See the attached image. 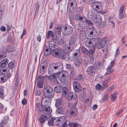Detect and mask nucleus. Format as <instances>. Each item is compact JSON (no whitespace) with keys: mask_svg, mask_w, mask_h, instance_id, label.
Segmentation results:
<instances>
[{"mask_svg":"<svg viewBox=\"0 0 127 127\" xmlns=\"http://www.w3.org/2000/svg\"><path fill=\"white\" fill-rule=\"evenodd\" d=\"M39 7V5L38 2H36L34 6V10L36 12L38 11V9Z\"/></svg>","mask_w":127,"mask_h":127,"instance_id":"obj_48","label":"nucleus"},{"mask_svg":"<svg viewBox=\"0 0 127 127\" xmlns=\"http://www.w3.org/2000/svg\"><path fill=\"white\" fill-rule=\"evenodd\" d=\"M83 21L86 22L88 25L89 26H92L93 24L90 20L87 19V18L85 17L83 18Z\"/></svg>","mask_w":127,"mask_h":127,"instance_id":"obj_34","label":"nucleus"},{"mask_svg":"<svg viewBox=\"0 0 127 127\" xmlns=\"http://www.w3.org/2000/svg\"><path fill=\"white\" fill-rule=\"evenodd\" d=\"M60 121L63 123L64 121H65V116H61L59 119Z\"/></svg>","mask_w":127,"mask_h":127,"instance_id":"obj_57","label":"nucleus"},{"mask_svg":"<svg viewBox=\"0 0 127 127\" xmlns=\"http://www.w3.org/2000/svg\"><path fill=\"white\" fill-rule=\"evenodd\" d=\"M70 4H68L67 7V10L69 12H72L74 11L75 9L76 6L74 5H70Z\"/></svg>","mask_w":127,"mask_h":127,"instance_id":"obj_30","label":"nucleus"},{"mask_svg":"<svg viewBox=\"0 0 127 127\" xmlns=\"http://www.w3.org/2000/svg\"><path fill=\"white\" fill-rule=\"evenodd\" d=\"M4 94L3 90L2 88H0V97H3Z\"/></svg>","mask_w":127,"mask_h":127,"instance_id":"obj_52","label":"nucleus"},{"mask_svg":"<svg viewBox=\"0 0 127 127\" xmlns=\"http://www.w3.org/2000/svg\"><path fill=\"white\" fill-rule=\"evenodd\" d=\"M44 91L45 96L48 98H51L53 97L54 93L53 89L50 86H47L44 87Z\"/></svg>","mask_w":127,"mask_h":127,"instance_id":"obj_4","label":"nucleus"},{"mask_svg":"<svg viewBox=\"0 0 127 127\" xmlns=\"http://www.w3.org/2000/svg\"><path fill=\"white\" fill-rule=\"evenodd\" d=\"M94 37H92V38L91 41L89 40H87L86 41L85 43V45L87 47H91V48L94 47L95 48L94 45H95V44L94 43V42H93V41H92L93 38H95Z\"/></svg>","mask_w":127,"mask_h":127,"instance_id":"obj_18","label":"nucleus"},{"mask_svg":"<svg viewBox=\"0 0 127 127\" xmlns=\"http://www.w3.org/2000/svg\"><path fill=\"white\" fill-rule=\"evenodd\" d=\"M74 16L75 19L81 21H83V18L85 17L80 15V14H75L74 15Z\"/></svg>","mask_w":127,"mask_h":127,"instance_id":"obj_32","label":"nucleus"},{"mask_svg":"<svg viewBox=\"0 0 127 127\" xmlns=\"http://www.w3.org/2000/svg\"><path fill=\"white\" fill-rule=\"evenodd\" d=\"M35 95L36 96H40L42 93V91L39 89L36 90L35 91Z\"/></svg>","mask_w":127,"mask_h":127,"instance_id":"obj_46","label":"nucleus"},{"mask_svg":"<svg viewBox=\"0 0 127 127\" xmlns=\"http://www.w3.org/2000/svg\"><path fill=\"white\" fill-rule=\"evenodd\" d=\"M125 5H123L120 8L119 12V18L122 19L126 17V15L125 14H122L123 11L124 9Z\"/></svg>","mask_w":127,"mask_h":127,"instance_id":"obj_21","label":"nucleus"},{"mask_svg":"<svg viewBox=\"0 0 127 127\" xmlns=\"http://www.w3.org/2000/svg\"><path fill=\"white\" fill-rule=\"evenodd\" d=\"M82 8L81 7L77 8L76 9V12L77 13H82Z\"/></svg>","mask_w":127,"mask_h":127,"instance_id":"obj_55","label":"nucleus"},{"mask_svg":"<svg viewBox=\"0 0 127 127\" xmlns=\"http://www.w3.org/2000/svg\"><path fill=\"white\" fill-rule=\"evenodd\" d=\"M48 117L44 115H41L39 119L40 123L42 125L45 122L49 119Z\"/></svg>","mask_w":127,"mask_h":127,"instance_id":"obj_19","label":"nucleus"},{"mask_svg":"<svg viewBox=\"0 0 127 127\" xmlns=\"http://www.w3.org/2000/svg\"><path fill=\"white\" fill-rule=\"evenodd\" d=\"M65 58L66 59H65V60H67L71 61V55H70L69 53H67V54H66L65 56Z\"/></svg>","mask_w":127,"mask_h":127,"instance_id":"obj_49","label":"nucleus"},{"mask_svg":"<svg viewBox=\"0 0 127 127\" xmlns=\"http://www.w3.org/2000/svg\"><path fill=\"white\" fill-rule=\"evenodd\" d=\"M9 60L7 59H5L2 61L0 63V67L4 68L8 64Z\"/></svg>","mask_w":127,"mask_h":127,"instance_id":"obj_25","label":"nucleus"},{"mask_svg":"<svg viewBox=\"0 0 127 127\" xmlns=\"http://www.w3.org/2000/svg\"><path fill=\"white\" fill-rule=\"evenodd\" d=\"M78 101L77 100H76L75 102L73 104V103H68V106L70 109H72L73 108H74V107H75Z\"/></svg>","mask_w":127,"mask_h":127,"instance_id":"obj_35","label":"nucleus"},{"mask_svg":"<svg viewBox=\"0 0 127 127\" xmlns=\"http://www.w3.org/2000/svg\"><path fill=\"white\" fill-rule=\"evenodd\" d=\"M68 89L67 87H62V95L65 96L67 94L68 92Z\"/></svg>","mask_w":127,"mask_h":127,"instance_id":"obj_31","label":"nucleus"},{"mask_svg":"<svg viewBox=\"0 0 127 127\" xmlns=\"http://www.w3.org/2000/svg\"><path fill=\"white\" fill-rule=\"evenodd\" d=\"M100 43L102 46V48L103 47L106 43V41L104 39H103L100 40Z\"/></svg>","mask_w":127,"mask_h":127,"instance_id":"obj_42","label":"nucleus"},{"mask_svg":"<svg viewBox=\"0 0 127 127\" xmlns=\"http://www.w3.org/2000/svg\"><path fill=\"white\" fill-rule=\"evenodd\" d=\"M62 87L61 85H57L55 87L54 90V91L57 93H61L62 91Z\"/></svg>","mask_w":127,"mask_h":127,"instance_id":"obj_28","label":"nucleus"},{"mask_svg":"<svg viewBox=\"0 0 127 127\" xmlns=\"http://www.w3.org/2000/svg\"><path fill=\"white\" fill-rule=\"evenodd\" d=\"M91 13H90V15L91 16L93 15V16H94V15H96V14H95V10L94 9H92L91 10Z\"/></svg>","mask_w":127,"mask_h":127,"instance_id":"obj_63","label":"nucleus"},{"mask_svg":"<svg viewBox=\"0 0 127 127\" xmlns=\"http://www.w3.org/2000/svg\"><path fill=\"white\" fill-rule=\"evenodd\" d=\"M108 99L107 95H104L103 98V101H105L107 100Z\"/></svg>","mask_w":127,"mask_h":127,"instance_id":"obj_62","label":"nucleus"},{"mask_svg":"<svg viewBox=\"0 0 127 127\" xmlns=\"http://www.w3.org/2000/svg\"><path fill=\"white\" fill-rule=\"evenodd\" d=\"M42 105L41 106L42 109L43 113L45 115H49L52 112V109L49 106H47L46 104Z\"/></svg>","mask_w":127,"mask_h":127,"instance_id":"obj_8","label":"nucleus"},{"mask_svg":"<svg viewBox=\"0 0 127 127\" xmlns=\"http://www.w3.org/2000/svg\"><path fill=\"white\" fill-rule=\"evenodd\" d=\"M81 29H78L80 30L79 32L82 35H84L86 37H88L91 38V37L94 36L96 37L97 35V32L95 29H91L90 30H87L86 31L85 29L82 26H81L80 28Z\"/></svg>","mask_w":127,"mask_h":127,"instance_id":"obj_2","label":"nucleus"},{"mask_svg":"<svg viewBox=\"0 0 127 127\" xmlns=\"http://www.w3.org/2000/svg\"><path fill=\"white\" fill-rule=\"evenodd\" d=\"M98 25L100 26L101 27H104L106 26V24L105 22L102 21L101 20Z\"/></svg>","mask_w":127,"mask_h":127,"instance_id":"obj_51","label":"nucleus"},{"mask_svg":"<svg viewBox=\"0 0 127 127\" xmlns=\"http://www.w3.org/2000/svg\"><path fill=\"white\" fill-rule=\"evenodd\" d=\"M77 108L76 107L71 109L69 111L70 115L72 117L76 116L77 115Z\"/></svg>","mask_w":127,"mask_h":127,"instance_id":"obj_23","label":"nucleus"},{"mask_svg":"<svg viewBox=\"0 0 127 127\" xmlns=\"http://www.w3.org/2000/svg\"><path fill=\"white\" fill-rule=\"evenodd\" d=\"M104 66L101 63L98 62L97 63V66L96 67L97 69H99L101 68H104Z\"/></svg>","mask_w":127,"mask_h":127,"instance_id":"obj_45","label":"nucleus"},{"mask_svg":"<svg viewBox=\"0 0 127 127\" xmlns=\"http://www.w3.org/2000/svg\"><path fill=\"white\" fill-rule=\"evenodd\" d=\"M92 41H93V42L95 43V45H94V46L96 47L98 49H100L102 48V46L101 45L99 42L98 39L97 38H93L92 40Z\"/></svg>","mask_w":127,"mask_h":127,"instance_id":"obj_17","label":"nucleus"},{"mask_svg":"<svg viewBox=\"0 0 127 127\" xmlns=\"http://www.w3.org/2000/svg\"><path fill=\"white\" fill-rule=\"evenodd\" d=\"M109 22L110 23L111 25H112V27L113 28H114L115 25V23L114 22L112 21L110 19V18H109Z\"/></svg>","mask_w":127,"mask_h":127,"instance_id":"obj_61","label":"nucleus"},{"mask_svg":"<svg viewBox=\"0 0 127 127\" xmlns=\"http://www.w3.org/2000/svg\"><path fill=\"white\" fill-rule=\"evenodd\" d=\"M66 67L68 69H71L72 68L71 65L70 64H67L66 65Z\"/></svg>","mask_w":127,"mask_h":127,"instance_id":"obj_64","label":"nucleus"},{"mask_svg":"<svg viewBox=\"0 0 127 127\" xmlns=\"http://www.w3.org/2000/svg\"><path fill=\"white\" fill-rule=\"evenodd\" d=\"M95 88L97 90H101L102 89V86L99 84H98L96 85L95 86Z\"/></svg>","mask_w":127,"mask_h":127,"instance_id":"obj_59","label":"nucleus"},{"mask_svg":"<svg viewBox=\"0 0 127 127\" xmlns=\"http://www.w3.org/2000/svg\"><path fill=\"white\" fill-rule=\"evenodd\" d=\"M62 27L61 26L59 25L58 27L55 28V32L56 34L60 35L61 33Z\"/></svg>","mask_w":127,"mask_h":127,"instance_id":"obj_27","label":"nucleus"},{"mask_svg":"<svg viewBox=\"0 0 127 127\" xmlns=\"http://www.w3.org/2000/svg\"><path fill=\"white\" fill-rule=\"evenodd\" d=\"M74 64L75 66L78 67L81 64V60L79 59H77L75 60Z\"/></svg>","mask_w":127,"mask_h":127,"instance_id":"obj_41","label":"nucleus"},{"mask_svg":"<svg viewBox=\"0 0 127 127\" xmlns=\"http://www.w3.org/2000/svg\"><path fill=\"white\" fill-rule=\"evenodd\" d=\"M96 71V69L95 66L92 65L87 67L86 72L89 76L93 77L95 75Z\"/></svg>","mask_w":127,"mask_h":127,"instance_id":"obj_6","label":"nucleus"},{"mask_svg":"<svg viewBox=\"0 0 127 127\" xmlns=\"http://www.w3.org/2000/svg\"><path fill=\"white\" fill-rule=\"evenodd\" d=\"M53 56H60V57L64 59H65V58L66 53L62 51L59 47L55 49V50L53 51Z\"/></svg>","mask_w":127,"mask_h":127,"instance_id":"obj_5","label":"nucleus"},{"mask_svg":"<svg viewBox=\"0 0 127 127\" xmlns=\"http://www.w3.org/2000/svg\"><path fill=\"white\" fill-rule=\"evenodd\" d=\"M63 123L61 121H60L59 119H58L57 121H56L55 124L58 127H60L62 126Z\"/></svg>","mask_w":127,"mask_h":127,"instance_id":"obj_44","label":"nucleus"},{"mask_svg":"<svg viewBox=\"0 0 127 127\" xmlns=\"http://www.w3.org/2000/svg\"><path fill=\"white\" fill-rule=\"evenodd\" d=\"M81 49L83 53H84L88 55H93L95 51V49L94 47L90 48L89 50H88L84 46L82 47Z\"/></svg>","mask_w":127,"mask_h":127,"instance_id":"obj_9","label":"nucleus"},{"mask_svg":"<svg viewBox=\"0 0 127 127\" xmlns=\"http://www.w3.org/2000/svg\"><path fill=\"white\" fill-rule=\"evenodd\" d=\"M40 66V70L44 72L45 71V68H46L47 66V62L45 61L42 62L41 63Z\"/></svg>","mask_w":127,"mask_h":127,"instance_id":"obj_24","label":"nucleus"},{"mask_svg":"<svg viewBox=\"0 0 127 127\" xmlns=\"http://www.w3.org/2000/svg\"><path fill=\"white\" fill-rule=\"evenodd\" d=\"M102 85L104 88H106L108 86L107 82H106V81H104Z\"/></svg>","mask_w":127,"mask_h":127,"instance_id":"obj_60","label":"nucleus"},{"mask_svg":"<svg viewBox=\"0 0 127 127\" xmlns=\"http://www.w3.org/2000/svg\"><path fill=\"white\" fill-rule=\"evenodd\" d=\"M51 44L50 43L49 44V47L50 48L49 49V51H43V53L44 56H47L50 53H51L53 55V54L52 53L53 51L55 50V49H52V48H53V47L52 46H51V48H50V46H51Z\"/></svg>","mask_w":127,"mask_h":127,"instance_id":"obj_20","label":"nucleus"},{"mask_svg":"<svg viewBox=\"0 0 127 127\" xmlns=\"http://www.w3.org/2000/svg\"><path fill=\"white\" fill-rule=\"evenodd\" d=\"M57 108L56 112L57 114H63L64 112V109L61 106L56 107Z\"/></svg>","mask_w":127,"mask_h":127,"instance_id":"obj_29","label":"nucleus"},{"mask_svg":"<svg viewBox=\"0 0 127 127\" xmlns=\"http://www.w3.org/2000/svg\"><path fill=\"white\" fill-rule=\"evenodd\" d=\"M73 89L76 92H79L82 89V87L80 84L77 82H73Z\"/></svg>","mask_w":127,"mask_h":127,"instance_id":"obj_10","label":"nucleus"},{"mask_svg":"<svg viewBox=\"0 0 127 127\" xmlns=\"http://www.w3.org/2000/svg\"><path fill=\"white\" fill-rule=\"evenodd\" d=\"M62 104V99H58L56 100L55 106L56 107H61Z\"/></svg>","mask_w":127,"mask_h":127,"instance_id":"obj_36","label":"nucleus"},{"mask_svg":"<svg viewBox=\"0 0 127 127\" xmlns=\"http://www.w3.org/2000/svg\"><path fill=\"white\" fill-rule=\"evenodd\" d=\"M5 50L8 52H11L15 51V49L14 47L11 45H9L5 48Z\"/></svg>","mask_w":127,"mask_h":127,"instance_id":"obj_26","label":"nucleus"},{"mask_svg":"<svg viewBox=\"0 0 127 127\" xmlns=\"http://www.w3.org/2000/svg\"><path fill=\"white\" fill-rule=\"evenodd\" d=\"M55 120V118L52 117L51 118L48 120V124L49 125L51 126H53L55 124L54 122V121Z\"/></svg>","mask_w":127,"mask_h":127,"instance_id":"obj_33","label":"nucleus"},{"mask_svg":"<svg viewBox=\"0 0 127 127\" xmlns=\"http://www.w3.org/2000/svg\"><path fill=\"white\" fill-rule=\"evenodd\" d=\"M93 7L94 9H95L96 11L99 12H100L102 13L105 14V12H102V8L101 7V3H94L93 5Z\"/></svg>","mask_w":127,"mask_h":127,"instance_id":"obj_12","label":"nucleus"},{"mask_svg":"<svg viewBox=\"0 0 127 127\" xmlns=\"http://www.w3.org/2000/svg\"><path fill=\"white\" fill-rule=\"evenodd\" d=\"M80 51L79 50H76L73 53L72 55H71V61H74L79 58L80 54Z\"/></svg>","mask_w":127,"mask_h":127,"instance_id":"obj_13","label":"nucleus"},{"mask_svg":"<svg viewBox=\"0 0 127 127\" xmlns=\"http://www.w3.org/2000/svg\"><path fill=\"white\" fill-rule=\"evenodd\" d=\"M82 76L81 74L79 75L77 77H75V79L76 80L80 81L82 79Z\"/></svg>","mask_w":127,"mask_h":127,"instance_id":"obj_50","label":"nucleus"},{"mask_svg":"<svg viewBox=\"0 0 127 127\" xmlns=\"http://www.w3.org/2000/svg\"><path fill=\"white\" fill-rule=\"evenodd\" d=\"M70 5H74L76 6L77 2L76 0H70Z\"/></svg>","mask_w":127,"mask_h":127,"instance_id":"obj_47","label":"nucleus"},{"mask_svg":"<svg viewBox=\"0 0 127 127\" xmlns=\"http://www.w3.org/2000/svg\"><path fill=\"white\" fill-rule=\"evenodd\" d=\"M117 94V93L115 92L113 94H111L110 98L112 100H113L114 101L117 98L116 95Z\"/></svg>","mask_w":127,"mask_h":127,"instance_id":"obj_39","label":"nucleus"},{"mask_svg":"<svg viewBox=\"0 0 127 127\" xmlns=\"http://www.w3.org/2000/svg\"><path fill=\"white\" fill-rule=\"evenodd\" d=\"M73 44H70V43H68L67 46L68 52H71L72 51L73 48Z\"/></svg>","mask_w":127,"mask_h":127,"instance_id":"obj_40","label":"nucleus"},{"mask_svg":"<svg viewBox=\"0 0 127 127\" xmlns=\"http://www.w3.org/2000/svg\"><path fill=\"white\" fill-rule=\"evenodd\" d=\"M77 39V36L75 34L73 33L71 35L69 39V43L70 44L74 45L76 42Z\"/></svg>","mask_w":127,"mask_h":127,"instance_id":"obj_15","label":"nucleus"},{"mask_svg":"<svg viewBox=\"0 0 127 127\" xmlns=\"http://www.w3.org/2000/svg\"><path fill=\"white\" fill-rule=\"evenodd\" d=\"M69 121H64L62 124L63 127H67V125L68 124Z\"/></svg>","mask_w":127,"mask_h":127,"instance_id":"obj_56","label":"nucleus"},{"mask_svg":"<svg viewBox=\"0 0 127 127\" xmlns=\"http://www.w3.org/2000/svg\"><path fill=\"white\" fill-rule=\"evenodd\" d=\"M79 125L77 122L73 123L68 122V126L69 127H79Z\"/></svg>","mask_w":127,"mask_h":127,"instance_id":"obj_37","label":"nucleus"},{"mask_svg":"<svg viewBox=\"0 0 127 127\" xmlns=\"http://www.w3.org/2000/svg\"><path fill=\"white\" fill-rule=\"evenodd\" d=\"M82 64L86 67H87L89 65V63L87 62L84 60L82 61Z\"/></svg>","mask_w":127,"mask_h":127,"instance_id":"obj_58","label":"nucleus"},{"mask_svg":"<svg viewBox=\"0 0 127 127\" xmlns=\"http://www.w3.org/2000/svg\"><path fill=\"white\" fill-rule=\"evenodd\" d=\"M15 63L14 62L11 61L9 63L8 65V66L9 68L11 69H13L15 66Z\"/></svg>","mask_w":127,"mask_h":127,"instance_id":"obj_38","label":"nucleus"},{"mask_svg":"<svg viewBox=\"0 0 127 127\" xmlns=\"http://www.w3.org/2000/svg\"><path fill=\"white\" fill-rule=\"evenodd\" d=\"M6 54L5 52H2L0 54V57L1 58H4L6 57Z\"/></svg>","mask_w":127,"mask_h":127,"instance_id":"obj_53","label":"nucleus"},{"mask_svg":"<svg viewBox=\"0 0 127 127\" xmlns=\"http://www.w3.org/2000/svg\"><path fill=\"white\" fill-rule=\"evenodd\" d=\"M37 86L38 87L42 88L43 86V81L44 77L41 76H39L37 78Z\"/></svg>","mask_w":127,"mask_h":127,"instance_id":"obj_11","label":"nucleus"},{"mask_svg":"<svg viewBox=\"0 0 127 127\" xmlns=\"http://www.w3.org/2000/svg\"><path fill=\"white\" fill-rule=\"evenodd\" d=\"M114 71V70L113 69H107V70L106 72L105 75H108L112 73Z\"/></svg>","mask_w":127,"mask_h":127,"instance_id":"obj_54","label":"nucleus"},{"mask_svg":"<svg viewBox=\"0 0 127 127\" xmlns=\"http://www.w3.org/2000/svg\"><path fill=\"white\" fill-rule=\"evenodd\" d=\"M75 77L74 75V70H72L70 72V78L74 80L75 78Z\"/></svg>","mask_w":127,"mask_h":127,"instance_id":"obj_43","label":"nucleus"},{"mask_svg":"<svg viewBox=\"0 0 127 127\" xmlns=\"http://www.w3.org/2000/svg\"><path fill=\"white\" fill-rule=\"evenodd\" d=\"M56 72L58 78L60 81L61 83L65 84V85H68V82L67 81L68 77L67 73L65 71H62L61 72L58 71Z\"/></svg>","mask_w":127,"mask_h":127,"instance_id":"obj_3","label":"nucleus"},{"mask_svg":"<svg viewBox=\"0 0 127 127\" xmlns=\"http://www.w3.org/2000/svg\"><path fill=\"white\" fill-rule=\"evenodd\" d=\"M51 36L53 40H57V37L55 32L51 31H49L47 33V38L49 39Z\"/></svg>","mask_w":127,"mask_h":127,"instance_id":"obj_16","label":"nucleus"},{"mask_svg":"<svg viewBox=\"0 0 127 127\" xmlns=\"http://www.w3.org/2000/svg\"><path fill=\"white\" fill-rule=\"evenodd\" d=\"M77 98V95L75 92H70L68 94L67 99L70 100L72 99L75 100Z\"/></svg>","mask_w":127,"mask_h":127,"instance_id":"obj_14","label":"nucleus"},{"mask_svg":"<svg viewBox=\"0 0 127 127\" xmlns=\"http://www.w3.org/2000/svg\"><path fill=\"white\" fill-rule=\"evenodd\" d=\"M63 68L62 62L54 63L50 64L48 67V73L51 75L48 76V79L53 84L57 85L59 83L57 76L56 72L62 70Z\"/></svg>","mask_w":127,"mask_h":127,"instance_id":"obj_1","label":"nucleus"},{"mask_svg":"<svg viewBox=\"0 0 127 127\" xmlns=\"http://www.w3.org/2000/svg\"><path fill=\"white\" fill-rule=\"evenodd\" d=\"M93 19L94 20V22L95 23H98L99 24L101 20H102V19H101L100 16L98 13L96 15H94L93 17Z\"/></svg>","mask_w":127,"mask_h":127,"instance_id":"obj_22","label":"nucleus"},{"mask_svg":"<svg viewBox=\"0 0 127 127\" xmlns=\"http://www.w3.org/2000/svg\"><path fill=\"white\" fill-rule=\"evenodd\" d=\"M63 32V34L65 36L69 35L70 34L73 32V28L70 26H65Z\"/></svg>","mask_w":127,"mask_h":127,"instance_id":"obj_7","label":"nucleus"}]
</instances>
